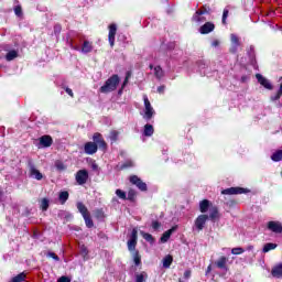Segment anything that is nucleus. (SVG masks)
<instances>
[{
    "label": "nucleus",
    "mask_w": 282,
    "mask_h": 282,
    "mask_svg": "<svg viewBox=\"0 0 282 282\" xmlns=\"http://www.w3.org/2000/svg\"><path fill=\"white\" fill-rule=\"evenodd\" d=\"M118 85H120V77L118 75H112L106 80L105 85L99 88V91L101 94H110V91H116Z\"/></svg>",
    "instance_id": "1"
},
{
    "label": "nucleus",
    "mask_w": 282,
    "mask_h": 282,
    "mask_svg": "<svg viewBox=\"0 0 282 282\" xmlns=\"http://www.w3.org/2000/svg\"><path fill=\"white\" fill-rule=\"evenodd\" d=\"M144 109H143V119L149 121L151 118L155 116V110L153 106H151V101H149V97L147 95L143 96Z\"/></svg>",
    "instance_id": "2"
},
{
    "label": "nucleus",
    "mask_w": 282,
    "mask_h": 282,
    "mask_svg": "<svg viewBox=\"0 0 282 282\" xmlns=\"http://www.w3.org/2000/svg\"><path fill=\"white\" fill-rule=\"evenodd\" d=\"M135 246H138V229H132L130 239L128 240V250L129 252H138L135 250Z\"/></svg>",
    "instance_id": "3"
},
{
    "label": "nucleus",
    "mask_w": 282,
    "mask_h": 282,
    "mask_svg": "<svg viewBox=\"0 0 282 282\" xmlns=\"http://www.w3.org/2000/svg\"><path fill=\"white\" fill-rule=\"evenodd\" d=\"M75 180L79 186H84V184L89 180V172L87 170L77 171Z\"/></svg>",
    "instance_id": "4"
},
{
    "label": "nucleus",
    "mask_w": 282,
    "mask_h": 282,
    "mask_svg": "<svg viewBox=\"0 0 282 282\" xmlns=\"http://www.w3.org/2000/svg\"><path fill=\"white\" fill-rule=\"evenodd\" d=\"M29 173L31 177H34L37 181L43 180V174L34 166L32 161H29Z\"/></svg>",
    "instance_id": "5"
},
{
    "label": "nucleus",
    "mask_w": 282,
    "mask_h": 282,
    "mask_svg": "<svg viewBox=\"0 0 282 282\" xmlns=\"http://www.w3.org/2000/svg\"><path fill=\"white\" fill-rule=\"evenodd\" d=\"M221 193L223 195H243V193H248V189L243 187H230L224 189Z\"/></svg>",
    "instance_id": "6"
},
{
    "label": "nucleus",
    "mask_w": 282,
    "mask_h": 282,
    "mask_svg": "<svg viewBox=\"0 0 282 282\" xmlns=\"http://www.w3.org/2000/svg\"><path fill=\"white\" fill-rule=\"evenodd\" d=\"M206 221H208V215H199L195 220V228L199 230H204V226H206Z\"/></svg>",
    "instance_id": "7"
},
{
    "label": "nucleus",
    "mask_w": 282,
    "mask_h": 282,
    "mask_svg": "<svg viewBox=\"0 0 282 282\" xmlns=\"http://www.w3.org/2000/svg\"><path fill=\"white\" fill-rule=\"evenodd\" d=\"M93 140H94V144H97V147H99V149H107V142H105V139H102V134L96 132L93 135Z\"/></svg>",
    "instance_id": "8"
},
{
    "label": "nucleus",
    "mask_w": 282,
    "mask_h": 282,
    "mask_svg": "<svg viewBox=\"0 0 282 282\" xmlns=\"http://www.w3.org/2000/svg\"><path fill=\"white\" fill-rule=\"evenodd\" d=\"M130 182L131 184H134L139 191H147V183L142 182V180L137 175L130 176Z\"/></svg>",
    "instance_id": "9"
},
{
    "label": "nucleus",
    "mask_w": 282,
    "mask_h": 282,
    "mask_svg": "<svg viewBox=\"0 0 282 282\" xmlns=\"http://www.w3.org/2000/svg\"><path fill=\"white\" fill-rule=\"evenodd\" d=\"M204 14H208V11L206 10L196 11L192 18V21H194L195 23H204V21H206V17H204Z\"/></svg>",
    "instance_id": "10"
},
{
    "label": "nucleus",
    "mask_w": 282,
    "mask_h": 282,
    "mask_svg": "<svg viewBox=\"0 0 282 282\" xmlns=\"http://www.w3.org/2000/svg\"><path fill=\"white\" fill-rule=\"evenodd\" d=\"M118 31V28L116 24H110L109 25V34H108V41L110 43V47H113L116 43V32Z\"/></svg>",
    "instance_id": "11"
},
{
    "label": "nucleus",
    "mask_w": 282,
    "mask_h": 282,
    "mask_svg": "<svg viewBox=\"0 0 282 282\" xmlns=\"http://www.w3.org/2000/svg\"><path fill=\"white\" fill-rule=\"evenodd\" d=\"M84 151L87 155H94V153L98 152V144L94 142H87L84 145Z\"/></svg>",
    "instance_id": "12"
},
{
    "label": "nucleus",
    "mask_w": 282,
    "mask_h": 282,
    "mask_svg": "<svg viewBox=\"0 0 282 282\" xmlns=\"http://www.w3.org/2000/svg\"><path fill=\"white\" fill-rule=\"evenodd\" d=\"M215 265L219 270H224L225 272H227V270H228V259L226 258V256H223V257L218 258V260L215 261Z\"/></svg>",
    "instance_id": "13"
},
{
    "label": "nucleus",
    "mask_w": 282,
    "mask_h": 282,
    "mask_svg": "<svg viewBox=\"0 0 282 282\" xmlns=\"http://www.w3.org/2000/svg\"><path fill=\"white\" fill-rule=\"evenodd\" d=\"M230 41H231L230 52L232 54H236L237 50H239V45H241V43L239 42V36H237L236 34L232 33L230 35Z\"/></svg>",
    "instance_id": "14"
},
{
    "label": "nucleus",
    "mask_w": 282,
    "mask_h": 282,
    "mask_svg": "<svg viewBox=\"0 0 282 282\" xmlns=\"http://www.w3.org/2000/svg\"><path fill=\"white\" fill-rule=\"evenodd\" d=\"M256 78L258 83L262 85V87H264L265 89H272V84L270 83V80H268V78L263 77V75L257 74Z\"/></svg>",
    "instance_id": "15"
},
{
    "label": "nucleus",
    "mask_w": 282,
    "mask_h": 282,
    "mask_svg": "<svg viewBox=\"0 0 282 282\" xmlns=\"http://www.w3.org/2000/svg\"><path fill=\"white\" fill-rule=\"evenodd\" d=\"M268 228L271 232L281 234L282 232V225L279 221H269Z\"/></svg>",
    "instance_id": "16"
},
{
    "label": "nucleus",
    "mask_w": 282,
    "mask_h": 282,
    "mask_svg": "<svg viewBox=\"0 0 282 282\" xmlns=\"http://www.w3.org/2000/svg\"><path fill=\"white\" fill-rule=\"evenodd\" d=\"M215 30V24L212 22H206L203 26H200L199 32L200 34H210Z\"/></svg>",
    "instance_id": "17"
},
{
    "label": "nucleus",
    "mask_w": 282,
    "mask_h": 282,
    "mask_svg": "<svg viewBox=\"0 0 282 282\" xmlns=\"http://www.w3.org/2000/svg\"><path fill=\"white\" fill-rule=\"evenodd\" d=\"M176 230H177V227H172L171 229L165 231L160 239L161 243H166V241L171 239V235H173V232H175Z\"/></svg>",
    "instance_id": "18"
},
{
    "label": "nucleus",
    "mask_w": 282,
    "mask_h": 282,
    "mask_svg": "<svg viewBox=\"0 0 282 282\" xmlns=\"http://www.w3.org/2000/svg\"><path fill=\"white\" fill-rule=\"evenodd\" d=\"M90 52H94V44L86 40L82 45V53L89 54Z\"/></svg>",
    "instance_id": "19"
},
{
    "label": "nucleus",
    "mask_w": 282,
    "mask_h": 282,
    "mask_svg": "<svg viewBox=\"0 0 282 282\" xmlns=\"http://www.w3.org/2000/svg\"><path fill=\"white\" fill-rule=\"evenodd\" d=\"M150 69H153L154 76L158 80H162V78H164V70L160 66L153 67V65L150 64Z\"/></svg>",
    "instance_id": "20"
},
{
    "label": "nucleus",
    "mask_w": 282,
    "mask_h": 282,
    "mask_svg": "<svg viewBox=\"0 0 282 282\" xmlns=\"http://www.w3.org/2000/svg\"><path fill=\"white\" fill-rule=\"evenodd\" d=\"M52 137L43 135L40 138V144L44 148L52 147Z\"/></svg>",
    "instance_id": "21"
},
{
    "label": "nucleus",
    "mask_w": 282,
    "mask_h": 282,
    "mask_svg": "<svg viewBox=\"0 0 282 282\" xmlns=\"http://www.w3.org/2000/svg\"><path fill=\"white\" fill-rule=\"evenodd\" d=\"M77 209L80 213L82 217H87L89 215V209H87V206H85V204L80 202L77 203Z\"/></svg>",
    "instance_id": "22"
},
{
    "label": "nucleus",
    "mask_w": 282,
    "mask_h": 282,
    "mask_svg": "<svg viewBox=\"0 0 282 282\" xmlns=\"http://www.w3.org/2000/svg\"><path fill=\"white\" fill-rule=\"evenodd\" d=\"M219 209L217 207H210L209 208V219H212V221H215V219H219Z\"/></svg>",
    "instance_id": "23"
},
{
    "label": "nucleus",
    "mask_w": 282,
    "mask_h": 282,
    "mask_svg": "<svg viewBox=\"0 0 282 282\" xmlns=\"http://www.w3.org/2000/svg\"><path fill=\"white\" fill-rule=\"evenodd\" d=\"M271 274L275 279H281V276H282V264H278V265L273 267V269L271 271Z\"/></svg>",
    "instance_id": "24"
},
{
    "label": "nucleus",
    "mask_w": 282,
    "mask_h": 282,
    "mask_svg": "<svg viewBox=\"0 0 282 282\" xmlns=\"http://www.w3.org/2000/svg\"><path fill=\"white\" fill-rule=\"evenodd\" d=\"M209 208H210V200L204 199L199 203L200 213H208Z\"/></svg>",
    "instance_id": "25"
},
{
    "label": "nucleus",
    "mask_w": 282,
    "mask_h": 282,
    "mask_svg": "<svg viewBox=\"0 0 282 282\" xmlns=\"http://www.w3.org/2000/svg\"><path fill=\"white\" fill-rule=\"evenodd\" d=\"M154 129L151 124L147 123L144 126V129H143V135H145L147 138H151V135H153L154 133Z\"/></svg>",
    "instance_id": "26"
},
{
    "label": "nucleus",
    "mask_w": 282,
    "mask_h": 282,
    "mask_svg": "<svg viewBox=\"0 0 282 282\" xmlns=\"http://www.w3.org/2000/svg\"><path fill=\"white\" fill-rule=\"evenodd\" d=\"M132 259L135 265H141L142 257L140 256L139 251H132Z\"/></svg>",
    "instance_id": "27"
},
{
    "label": "nucleus",
    "mask_w": 282,
    "mask_h": 282,
    "mask_svg": "<svg viewBox=\"0 0 282 282\" xmlns=\"http://www.w3.org/2000/svg\"><path fill=\"white\" fill-rule=\"evenodd\" d=\"M58 199L62 205L65 204V202H67V199H69V192H67V191L61 192L58 194Z\"/></svg>",
    "instance_id": "28"
},
{
    "label": "nucleus",
    "mask_w": 282,
    "mask_h": 282,
    "mask_svg": "<svg viewBox=\"0 0 282 282\" xmlns=\"http://www.w3.org/2000/svg\"><path fill=\"white\" fill-rule=\"evenodd\" d=\"M173 263V256L167 254L163 258V268H171V264Z\"/></svg>",
    "instance_id": "29"
},
{
    "label": "nucleus",
    "mask_w": 282,
    "mask_h": 282,
    "mask_svg": "<svg viewBox=\"0 0 282 282\" xmlns=\"http://www.w3.org/2000/svg\"><path fill=\"white\" fill-rule=\"evenodd\" d=\"M19 57V52L15 50L9 51L6 55L7 61H14V58Z\"/></svg>",
    "instance_id": "30"
},
{
    "label": "nucleus",
    "mask_w": 282,
    "mask_h": 282,
    "mask_svg": "<svg viewBox=\"0 0 282 282\" xmlns=\"http://www.w3.org/2000/svg\"><path fill=\"white\" fill-rule=\"evenodd\" d=\"M147 279H149V274L144 271L135 274V282H147Z\"/></svg>",
    "instance_id": "31"
},
{
    "label": "nucleus",
    "mask_w": 282,
    "mask_h": 282,
    "mask_svg": "<svg viewBox=\"0 0 282 282\" xmlns=\"http://www.w3.org/2000/svg\"><path fill=\"white\" fill-rule=\"evenodd\" d=\"M271 160H272L273 162H281V161H282V150L275 151V152L271 155Z\"/></svg>",
    "instance_id": "32"
},
{
    "label": "nucleus",
    "mask_w": 282,
    "mask_h": 282,
    "mask_svg": "<svg viewBox=\"0 0 282 282\" xmlns=\"http://www.w3.org/2000/svg\"><path fill=\"white\" fill-rule=\"evenodd\" d=\"M141 236L143 237V239H145V241H148L149 243H155V240L153 239V236L151 234H147L144 231H141Z\"/></svg>",
    "instance_id": "33"
},
{
    "label": "nucleus",
    "mask_w": 282,
    "mask_h": 282,
    "mask_svg": "<svg viewBox=\"0 0 282 282\" xmlns=\"http://www.w3.org/2000/svg\"><path fill=\"white\" fill-rule=\"evenodd\" d=\"M276 248V243H272V242H269V243H265L263 249H262V252H270V250H275Z\"/></svg>",
    "instance_id": "34"
},
{
    "label": "nucleus",
    "mask_w": 282,
    "mask_h": 282,
    "mask_svg": "<svg viewBox=\"0 0 282 282\" xmlns=\"http://www.w3.org/2000/svg\"><path fill=\"white\" fill-rule=\"evenodd\" d=\"M23 281H25V273L24 272H22V273L15 275L14 278H12L10 282H23Z\"/></svg>",
    "instance_id": "35"
},
{
    "label": "nucleus",
    "mask_w": 282,
    "mask_h": 282,
    "mask_svg": "<svg viewBox=\"0 0 282 282\" xmlns=\"http://www.w3.org/2000/svg\"><path fill=\"white\" fill-rule=\"evenodd\" d=\"M118 135H120V132H118L117 130H112L110 131L109 139L111 140V142H117Z\"/></svg>",
    "instance_id": "36"
},
{
    "label": "nucleus",
    "mask_w": 282,
    "mask_h": 282,
    "mask_svg": "<svg viewBox=\"0 0 282 282\" xmlns=\"http://www.w3.org/2000/svg\"><path fill=\"white\" fill-rule=\"evenodd\" d=\"M85 224L87 228H94V220H91V216L88 214V216H84Z\"/></svg>",
    "instance_id": "37"
},
{
    "label": "nucleus",
    "mask_w": 282,
    "mask_h": 282,
    "mask_svg": "<svg viewBox=\"0 0 282 282\" xmlns=\"http://www.w3.org/2000/svg\"><path fill=\"white\" fill-rule=\"evenodd\" d=\"M41 208L42 210H47V208H50V199L43 198L41 200Z\"/></svg>",
    "instance_id": "38"
},
{
    "label": "nucleus",
    "mask_w": 282,
    "mask_h": 282,
    "mask_svg": "<svg viewBox=\"0 0 282 282\" xmlns=\"http://www.w3.org/2000/svg\"><path fill=\"white\" fill-rule=\"evenodd\" d=\"M116 195L119 197V199H127V193L122 189H117Z\"/></svg>",
    "instance_id": "39"
},
{
    "label": "nucleus",
    "mask_w": 282,
    "mask_h": 282,
    "mask_svg": "<svg viewBox=\"0 0 282 282\" xmlns=\"http://www.w3.org/2000/svg\"><path fill=\"white\" fill-rule=\"evenodd\" d=\"M243 252H246V250H243V248L241 247H236L231 249V254H243Z\"/></svg>",
    "instance_id": "40"
},
{
    "label": "nucleus",
    "mask_w": 282,
    "mask_h": 282,
    "mask_svg": "<svg viewBox=\"0 0 282 282\" xmlns=\"http://www.w3.org/2000/svg\"><path fill=\"white\" fill-rule=\"evenodd\" d=\"M127 199H129V202H133V199H135V189H129L128 191Z\"/></svg>",
    "instance_id": "41"
},
{
    "label": "nucleus",
    "mask_w": 282,
    "mask_h": 282,
    "mask_svg": "<svg viewBox=\"0 0 282 282\" xmlns=\"http://www.w3.org/2000/svg\"><path fill=\"white\" fill-rule=\"evenodd\" d=\"M79 252H80V254H82V257H87V254H89V251L87 250V248L85 247V245H82L80 247H79Z\"/></svg>",
    "instance_id": "42"
},
{
    "label": "nucleus",
    "mask_w": 282,
    "mask_h": 282,
    "mask_svg": "<svg viewBox=\"0 0 282 282\" xmlns=\"http://www.w3.org/2000/svg\"><path fill=\"white\" fill-rule=\"evenodd\" d=\"M55 167L57 169V171H65V164L61 161H57L55 163Z\"/></svg>",
    "instance_id": "43"
},
{
    "label": "nucleus",
    "mask_w": 282,
    "mask_h": 282,
    "mask_svg": "<svg viewBox=\"0 0 282 282\" xmlns=\"http://www.w3.org/2000/svg\"><path fill=\"white\" fill-rule=\"evenodd\" d=\"M14 13H15L17 17H23V11L21 9V6H17L14 8Z\"/></svg>",
    "instance_id": "44"
},
{
    "label": "nucleus",
    "mask_w": 282,
    "mask_h": 282,
    "mask_svg": "<svg viewBox=\"0 0 282 282\" xmlns=\"http://www.w3.org/2000/svg\"><path fill=\"white\" fill-rule=\"evenodd\" d=\"M228 19V9H224L223 12V23L226 25V20Z\"/></svg>",
    "instance_id": "45"
},
{
    "label": "nucleus",
    "mask_w": 282,
    "mask_h": 282,
    "mask_svg": "<svg viewBox=\"0 0 282 282\" xmlns=\"http://www.w3.org/2000/svg\"><path fill=\"white\" fill-rule=\"evenodd\" d=\"M129 78H131V73H127L126 79L122 84V89H124V87H127V84L129 83Z\"/></svg>",
    "instance_id": "46"
},
{
    "label": "nucleus",
    "mask_w": 282,
    "mask_h": 282,
    "mask_svg": "<svg viewBox=\"0 0 282 282\" xmlns=\"http://www.w3.org/2000/svg\"><path fill=\"white\" fill-rule=\"evenodd\" d=\"M161 224L158 220L152 221V228L153 230H158L160 228Z\"/></svg>",
    "instance_id": "47"
},
{
    "label": "nucleus",
    "mask_w": 282,
    "mask_h": 282,
    "mask_svg": "<svg viewBox=\"0 0 282 282\" xmlns=\"http://www.w3.org/2000/svg\"><path fill=\"white\" fill-rule=\"evenodd\" d=\"M47 257H51V259H54V261H59L58 256H56V253H54V252H48Z\"/></svg>",
    "instance_id": "48"
},
{
    "label": "nucleus",
    "mask_w": 282,
    "mask_h": 282,
    "mask_svg": "<svg viewBox=\"0 0 282 282\" xmlns=\"http://www.w3.org/2000/svg\"><path fill=\"white\" fill-rule=\"evenodd\" d=\"M57 282H72V279H69V278L63 275V276H61V278L57 280Z\"/></svg>",
    "instance_id": "49"
},
{
    "label": "nucleus",
    "mask_w": 282,
    "mask_h": 282,
    "mask_svg": "<svg viewBox=\"0 0 282 282\" xmlns=\"http://www.w3.org/2000/svg\"><path fill=\"white\" fill-rule=\"evenodd\" d=\"M61 30H62L61 24H56V25L54 26V33H55V34H61Z\"/></svg>",
    "instance_id": "50"
},
{
    "label": "nucleus",
    "mask_w": 282,
    "mask_h": 282,
    "mask_svg": "<svg viewBox=\"0 0 282 282\" xmlns=\"http://www.w3.org/2000/svg\"><path fill=\"white\" fill-rule=\"evenodd\" d=\"M281 96H282L281 91L278 90L276 95L271 97V100H279Z\"/></svg>",
    "instance_id": "51"
},
{
    "label": "nucleus",
    "mask_w": 282,
    "mask_h": 282,
    "mask_svg": "<svg viewBox=\"0 0 282 282\" xmlns=\"http://www.w3.org/2000/svg\"><path fill=\"white\" fill-rule=\"evenodd\" d=\"M212 47H219V40H214L212 42Z\"/></svg>",
    "instance_id": "52"
},
{
    "label": "nucleus",
    "mask_w": 282,
    "mask_h": 282,
    "mask_svg": "<svg viewBox=\"0 0 282 282\" xmlns=\"http://www.w3.org/2000/svg\"><path fill=\"white\" fill-rule=\"evenodd\" d=\"M65 91H66V94H68V96L74 98V91L70 88H66Z\"/></svg>",
    "instance_id": "53"
},
{
    "label": "nucleus",
    "mask_w": 282,
    "mask_h": 282,
    "mask_svg": "<svg viewBox=\"0 0 282 282\" xmlns=\"http://www.w3.org/2000/svg\"><path fill=\"white\" fill-rule=\"evenodd\" d=\"M184 278H185V279H191V270H186V271L184 272Z\"/></svg>",
    "instance_id": "54"
},
{
    "label": "nucleus",
    "mask_w": 282,
    "mask_h": 282,
    "mask_svg": "<svg viewBox=\"0 0 282 282\" xmlns=\"http://www.w3.org/2000/svg\"><path fill=\"white\" fill-rule=\"evenodd\" d=\"M158 91H159V94H164V86H160V87L158 88Z\"/></svg>",
    "instance_id": "55"
},
{
    "label": "nucleus",
    "mask_w": 282,
    "mask_h": 282,
    "mask_svg": "<svg viewBox=\"0 0 282 282\" xmlns=\"http://www.w3.org/2000/svg\"><path fill=\"white\" fill-rule=\"evenodd\" d=\"M91 169H93V171H98V164L93 163V164H91Z\"/></svg>",
    "instance_id": "56"
},
{
    "label": "nucleus",
    "mask_w": 282,
    "mask_h": 282,
    "mask_svg": "<svg viewBox=\"0 0 282 282\" xmlns=\"http://www.w3.org/2000/svg\"><path fill=\"white\" fill-rule=\"evenodd\" d=\"M212 271H213V265L209 264V265L207 267L206 274L210 273Z\"/></svg>",
    "instance_id": "57"
},
{
    "label": "nucleus",
    "mask_w": 282,
    "mask_h": 282,
    "mask_svg": "<svg viewBox=\"0 0 282 282\" xmlns=\"http://www.w3.org/2000/svg\"><path fill=\"white\" fill-rule=\"evenodd\" d=\"M247 250H248L249 252L252 251V250H254V246H252V245L248 246V247H247Z\"/></svg>",
    "instance_id": "58"
},
{
    "label": "nucleus",
    "mask_w": 282,
    "mask_h": 282,
    "mask_svg": "<svg viewBox=\"0 0 282 282\" xmlns=\"http://www.w3.org/2000/svg\"><path fill=\"white\" fill-rule=\"evenodd\" d=\"M73 50H76V51H78L79 48H78V46H73Z\"/></svg>",
    "instance_id": "59"
},
{
    "label": "nucleus",
    "mask_w": 282,
    "mask_h": 282,
    "mask_svg": "<svg viewBox=\"0 0 282 282\" xmlns=\"http://www.w3.org/2000/svg\"><path fill=\"white\" fill-rule=\"evenodd\" d=\"M180 282H182V280H180Z\"/></svg>",
    "instance_id": "60"
}]
</instances>
